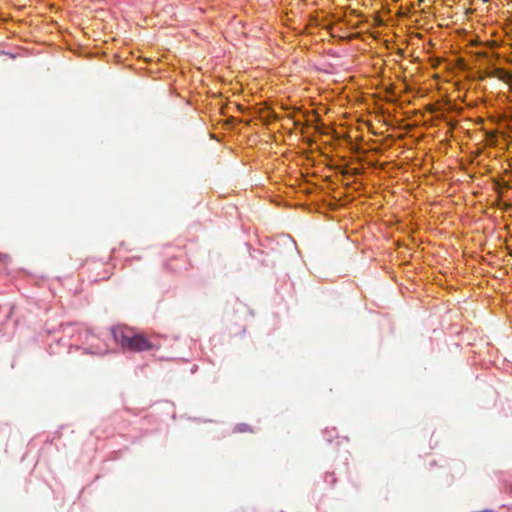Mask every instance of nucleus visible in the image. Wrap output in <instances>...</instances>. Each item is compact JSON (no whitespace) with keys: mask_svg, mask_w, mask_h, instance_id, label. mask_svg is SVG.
<instances>
[{"mask_svg":"<svg viewBox=\"0 0 512 512\" xmlns=\"http://www.w3.org/2000/svg\"><path fill=\"white\" fill-rule=\"evenodd\" d=\"M115 341L124 349L141 352L153 348L152 343L141 333L127 326H116L112 329Z\"/></svg>","mask_w":512,"mask_h":512,"instance_id":"nucleus-1","label":"nucleus"},{"mask_svg":"<svg viewBox=\"0 0 512 512\" xmlns=\"http://www.w3.org/2000/svg\"><path fill=\"white\" fill-rule=\"evenodd\" d=\"M495 76L499 80H501V81H503L505 83L512 82V74L509 71L505 70V69H502V68L496 69L495 70Z\"/></svg>","mask_w":512,"mask_h":512,"instance_id":"nucleus-2","label":"nucleus"},{"mask_svg":"<svg viewBox=\"0 0 512 512\" xmlns=\"http://www.w3.org/2000/svg\"><path fill=\"white\" fill-rule=\"evenodd\" d=\"M424 0H419V2H423Z\"/></svg>","mask_w":512,"mask_h":512,"instance_id":"nucleus-3","label":"nucleus"}]
</instances>
